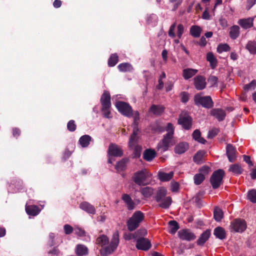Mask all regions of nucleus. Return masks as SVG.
I'll list each match as a JSON object with an SVG mask.
<instances>
[{"mask_svg": "<svg viewBox=\"0 0 256 256\" xmlns=\"http://www.w3.org/2000/svg\"><path fill=\"white\" fill-rule=\"evenodd\" d=\"M132 149H134V156L136 158H139L140 156V152L142 150L141 146L139 145L136 146L132 148H130Z\"/></svg>", "mask_w": 256, "mask_h": 256, "instance_id": "54", "label": "nucleus"}, {"mask_svg": "<svg viewBox=\"0 0 256 256\" xmlns=\"http://www.w3.org/2000/svg\"><path fill=\"white\" fill-rule=\"evenodd\" d=\"M210 171V168L206 166H202L199 170V174H202L205 177V176L208 174Z\"/></svg>", "mask_w": 256, "mask_h": 256, "instance_id": "51", "label": "nucleus"}, {"mask_svg": "<svg viewBox=\"0 0 256 256\" xmlns=\"http://www.w3.org/2000/svg\"><path fill=\"white\" fill-rule=\"evenodd\" d=\"M110 108H107L106 109H104V108H102V112L103 113L104 116L108 118H112Z\"/></svg>", "mask_w": 256, "mask_h": 256, "instance_id": "60", "label": "nucleus"}, {"mask_svg": "<svg viewBox=\"0 0 256 256\" xmlns=\"http://www.w3.org/2000/svg\"><path fill=\"white\" fill-rule=\"evenodd\" d=\"M188 148V144L186 142H180L177 144L175 148V152L178 154H182Z\"/></svg>", "mask_w": 256, "mask_h": 256, "instance_id": "30", "label": "nucleus"}, {"mask_svg": "<svg viewBox=\"0 0 256 256\" xmlns=\"http://www.w3.org/2000/svg\"><path fill=\"white\" fill-rule=\"evenodd\" d=\"M152 174L146 169L134 173L132 176L133 181L140 186H146L150 183Z\"/></svg>", "mask_w": 256, "mask_h": 256, "instance_id": "3", "label": "nucleus"}, {"mask_svg": "<svg viewBox=\"0 0 256 256\" xmlns=\"http://www.w3.org/2000/svg\"><path fill=\"white\" fill-rule=\"evenodd\" d=\"M75 252L78 256H84L88 254V250L86 246L84 244H78L76 246Z\"/></svg>", "mask_w": 256, "mask_h": 256, "instance_id": "25", "label": "nucleus"}, {"mask_svg": "<svg viewBox=\"0 0 256 256\" xmlns=\"http://www.w3.org/2000/svg\"><path fill=\"white\" fill-rule=\"evenodd\" d=\"M230 226L234 232H242L246 229V224L244 220L238 218L232 222Z\"/></svg>", "mask_w": 256, "mask_h": 256, "instance_id": "8", "label": "nucleus"}, {"mask_svg": "<svg viewBox=\"0 0 256 256\" xmlns=\"http://www.w3.org/2000/svg\"><path fill=\"white\" fill-rule=\"evenodd\" d=\"M170 188L173 192H177L179 189L178 184L176 182H172L170 184Z\"/></svg>", "mask_w": 256, "mask_h": 256, "instance_id": "61", "label": "nucleus"}, {"mask_svg": "<svg viewBox=\"0 0 256 256\" xmlns=\"http://www.w3.org/2000/svg\"><path fill=\"white\" fill-rule=\"evenodd\" d=\"M174 172H170L168 173L159 172L158 173V178L162 182H167L170 180L172 178Z\"/></svg>", "mask_w": 256, "mask_h": 256, "instance_id": "28", "label": "nucleus"}, {"mask_svg": "<svg viewBox=\"0 0 256 256\" xmlns=\"http://www.w3.org/2000/svg\"><path fill=\"white\" fill-rule=\"evenodd\" d=\"M202 29L198 26H192L190 28V34L194 38H198L200 36Z\"/></svg>", "mask_w": 256, "mask_h": 256, "instance_id": "34", "label": "nucleus"}, {"mask_svg": "<svg viewBox=\"0 0 256 256\" xmlns=\"http://www.w3.org/2000/svg\"><path fill=\"white\" fill-rule=\"evenodd\" d=\"M166 190L163 187L160 188L158 190L155 196V200L156 202H160L162 200V199L166 198Z\"/></svg>", "mask_w": 256, "mask_h": 256, "instance_id": "33", "label": "nucleus"}, {"mask_svg": "<svg viewBox=\"0 0 256 256\" xmlns=\"http://www.w3.org/2000/svg\"><path fill=\"white\" fill-rule=\"evenodd\" d=\"M138 130L137 128H133L132 134L131 135L130 140H129V146L130 148H132L136 146H137L138 136Z\"/></svg>", "mask_w": 256, "mask_h": 256, "instance_id": "20", "label": "nucleus"}, {"mask_svg": "<svg viewBox=\"0 0 256 256\" xmlns=\"http://www.w3.org/2000/svg\"><path fill=\"white\" fill-rule=\"evenodd\" d=\"M194 85L197 90H204L206 86V81L204 77L202 76H197L194 79Z\"/></svg>", "mask_w": 256, "mask_h": 256, "instance_id": "13", "label": "nucleus"}, {"mask_svg": "<svg viewBox=\"0 0 256 256\" xmlns=\"http://www.w3.org/2000/svg\"><path fill=\"white\" fill-rule=\"evenodd\" d=\"M219 22L220 25L223 28H226L228 26V22L226 19L224 18H220L219 19Z\"/></svg>", "mask_w": 256, "mask_h": 256, "instance_id": "64", "label": "nucleus"}, {"mask_svg": "<svg viewBox=\"0 0 256 256\" xmlns=\"http://www.w3.org/2000/svg\"><path fill=\"white\" fill-rule=\"evenodd\" d=\"M210 236V230H206L203 232L197 240L196 243L198 246H203L204 244L208 240Z\"/></svg>", "mask_w": 256, "mask_h": 256, "instance_id": "22", "label": "nucleus"}, {"mask_svg": "<svg viewBox=\"0 0 256 256\" xmlns=\"http://www.w3.org/2000/svg\"><path fill=\"white\" fill-rule=\"evenodd\" d=\"M248 199L252 203H256V190L252 189L247 193Z\"/></svg>", "mask_w": 256, "mask_h": 256, "instance_id": "43", "label": "nucleus"}, {"mask_svg": "<svg viewBox=\"0 0 256 256\" xmlns=\"http://www.w3.org/2000/svg\"><path fill=\"white\" fill-rule=\"evenodd\" d=\"M218 130L216 128H213L208 132V138H212L218 134Z\"/></svg>", "mask_w": 256, "mask_h": 256, "instance_id": "58", "label": "nucleus"}, {"mask_svg": "<svg viewBox=\"0 0 256 256\" xmlns=\"http://www.w3.org/2000/svg\"><path fill=\"white\" fill-rule=\"evenodd\" d=\"M204 178L205 177L202 174L199 173L196 174L194 177V182L196 185H199L204 180Z\"/></svg>", "mask_w": 256, "mask_h": 256, "instance_id": "47", "label": "nucleus"}, {"mask_svg": "<svg viewBox=\"0 0 256 256\" xmlns=\"http://www.w3.org/2000/svg\"><path fill=\"white\" fill-rule=\"evenodd\" d=\"M126 162L124 160H122L118 162L116 165V169L118 171H122L126 168Z\"/></svg>", "mask_w": 256, "mask_h": 256, "instance_id": "50", "label": "nucleus"}, {"mask_svg": "<svg viewBox=\"0 0 256 256\" xmlns=\"http://www.w3.org/2000/svg\"><path fill=\"white\" fill-rule=\"evenodd\" d=\"M122 200L126 205L128 210H132L135 208V203L129 194H123L122 196Z\"/></svg>", "mask_w": 256, "mask_h": 256, "instance_id": "15", "label": "nucleus"}, {"mask_svg": "<svg viewBox=\"0 0 256 256\" xmlns=\"http://www.w3.org/2000/svg\"><path fill=\"white\" fill-rule=\"evenodd\" d=\"M158 17L156 14H152L147 16L146 22L149 24L155 25L157 22Z\"/></svg>", "mask_w": 256, "mask_h": 256, "instance_id": "48", "label": "nucleus"}, {"mask_svg": "<svg viewBox=\"0 0 256 256\" xmlns=\"http://www.w3.org/2000/svg\"><path fill=\"white\" fill-rule=\"evenodd\" d=\"M214 234L216 238H218L220 240H224L226 237V234L224 230L220 226H218L215 228L214 232Z\"/></svg>", "mask_w": 256, "mask_h": 256, "instance_id": "29", "label": "nucleus"}, {"mask_svg": "<svg viewBox=\"0 0 256 256\" xmlns=\"http://www.w3.org/2000/svg\"><path fill=\"white\" fill-rule=\"evenodd\" d=\"M230 50V48L227 44H220L217 47V52L219 54L224 52H228Z\"/></svg>", "mask_w": 256, "mask_h": 256, "instance_id": "45", "label": "nucleus"}, {"mask_svg": "<svg viewBox=\"0 0 256 256\" xmlns=\"http://www.w3.org/2000/svg\"><path fill=\"white\" fill-rule=\"evenodd\" d=\"M240 34V28L238 26H233L231 27L230 32V36L233 40L236 39Z\"/></svg>", "mask_w": 256, "mask_h": 256, "instance_id": "36", "label": "nucleus"}, {"mask_svg": "<svg viewBox=\"0 0 256 256\" xmlns=\"http://www.w3.org/2000/svg\"><path fill=\"white\" fill-rule=\"evenodd\" d=\"M254 18H247L240 19L238 21V24L243 28L248 29L253 26Z\"/></svg>", "mask_w": 256, "mask_h": 256, "instance_id": "17", "label": "nucleus"}, {"mask_svg": "<svg viewBox=\"0 0 256 256\" xmlns=\"http://www.w3.org/2000/svg\"><path fill=\"white\" fill-rule=\"evenodd\" d=\"M158 203L159 207L167 209L171 205L172 202V200L170 196H167L166 198H163L160 202H157Z\"/></svg>", "mask_w": 256, "mask_h": 256, "instance_id": "31", "label": "nucleus"}, {"mask_svg": "<svg viewBox=\"0 0 256 256\" xmlns=\"http://www.w3.org/2000/svg\"><path fill=\"white\" fill-rule=\"evenodd\" d=\"M204 154L205 152L204 150H200L194 156V161L197 164L202 162Z\"/></svg>", "mask_w": 256, "mask_h": 256, "instance_id": "41", "label": "nucleus"}, {"mask_svg": "<svg viewBox=\"0 0 256 256\" xmlns=\"http://www.w3.org/2000/svg\"><path fill=\"white\" fill-rule=\"evenodd\" d=\"M80 208L88 214H94L96 213L94 207L88 202H82L80 205Z\"/></svg>", "mask_w": 256, "mask_h": 256, "instance_id": "19", "label": "nucleus"}, {"mask_svg": "<svg viewBox=\"0 0 256 256\" xmlns=\"http://www.w3.org/2000/svg\"><path fill=\"white\" fill-rule=\"evenodd\" d=\"M176 26V22H174L170 28L168 34V36L170 38H174L176 37V35L174 33V30Z\"/></svg>", "mask_w": 256, "mask_h": 256, "instance_id": "53", "label": "nucleus"}, {"mask_svg": "<svg viewBox=\"0 0 256 256\" xmlns=\"http://www.w3.org/2000/svg\"><path fill=\"white\" fill-rule=\"evenodd\" d=\"M198 72L196 69L188 68L182 70V76L184 80H188L192 78Z\"/></svg>", "mask_w": 256, "mask_h": 256, "instance_id": "24", "label": "nucleus"}, {"mask_svg": "<svg viewBox=\"0 0 256 256\" xmlns=\"http://www.w3.org/2000/svg\"><path fill=\"white\" fill-rule=\"evenodd\" d=\"M164 106L162 105L152 104L150 106L149 111L154 114L158 116L164 112Z\"/></svg>", "mask_w": 256, "mask_h": 256, "instance_id": "27", "label": "nucleus"}, {"mask_svg": "<svg viewBox=\"0 0 256 256\" xmlns=\"http://www.w3.org/2000/svg\"><path fill=\"white\" fill-rule=\"evenodd\" d=\"M144 218V215L142 212L139 210L135 212L127 222L128 229L130 231L136 230L139 226Z\"/></svg>", "mask_w": 256, "mask_h": 256, "instance_id": "4", "label": "nucleus"}, {"mask_svg": "<svg viewBox=\"0 0 256 256\" xmlns=\"http://www.w3.org/2000/svg\"><path fill=\"white\" fill-rule=\"evenodd\" d=\"M74 234L79 236H84L85 234L84 230L79 228H74Z\"/></svg>", "mask_w": 256, "mask_h": 256, "instance_id": "59", "label": "nucleus"}, {"mask_svg": "<svg viewBox=\"0 0 256 256\" xmlns=\"http://www.w3.org/2000/svg\"><path fill=\"white\" fill-rule=\"evenodd\" d=\"M214 220L216 222L221 221L222 219L223 218L224 216V214L222 210L220 209L219 208H216L214 212Z\"/></svg>", "mask_w": 256, "mask_h": 256, "instance_id": "39", "label": "nucleus"}, {"mask_svg": "<svg viewBox=\"0 0 256 256\" xmlns=\"http://www.w3.org/2000/svg\"><path fill=\"white\" fill-rule=\"evenodd\" d=\"M67 128L68 130L70 132L74 131L76 128V125L75 124L74 121L73 120H70L69 121L67 124Z\"/></svg>", "mask_w": 256, "mask_h": 256, "instance_id": "57", "label": "nucleus"}, {"mask_svg": "<svg viewBox=\"0 0 256 256\" xmlns=\"http://www.w3.org/2000/svg\"><path fill=\"white\" fill-rule=\"evenodd\" d=\"M224 176V172L222 169H218L212 173L210 182L213 188L216 189L220 186Z\"/></svg>", "mask_w": 256, "mask_h": 256, "instance_id": "5", "label": "nucleus"}, {"mask_svg": "<svg viewBox=\"0 0 256 256\" xmlns=\"http://www.w3.org/2000/svg\"><path fill=\"white\" fill-rule=\"evenodd\" d=\"M184 32V26L182 24H178L177 26V36L180 38Z\"/></svg>", "mask_w": 256, "mask_h": 256, "instance_id": "55", "label": "nucleus"}, {"mask_svg": "<svg viewBox=\"0 0 256 256\" xmlns=\"http://www.w3.org/2000/svg\"><path fill=\"white\" fill-rule=\"evenodd\" d=\"M54 236L53 233H50L49 234V240L48 241V244L50 247L56 244L55 242H54Z\"/></svg>", "mask_w": 256, "mask_h": 256, "instance_id": "62", "label": "nucleus"}, {"mask_svg": "<svg viewBox=\"0 0 256 256\" xmlns=\"http://www.w3.org/2000/svg\"><path fill=\"white\" fill-rule=\"evenodd\" d=\"M147 232L146 229H140L135 232V236L136 235L138 240L139 238H143L142 236H145Z\"/></svg>", "mask_w": 256, "mask_h": 256, "instance_id": "56", "label": "nucleus"}, {"mask_svg": "<svg viewBox=\"0 0 256 256\" xmlns=\"http://www.w3.org/2000/svg\"><path fill=\"white\" fill-rule=\"evenodd\" d=\"M166 130L167 134L164 136L162 142L158 143L157 146V149L160 152H164L168 150L174 134V128L173 125L171 123H168Z\"/></svg>", "mask_w": 256, "mask_h": 256, "instance_id": "2", "label": "nucleus"}, {"mask_svg": "<svg viewBox=\"0 0 256 256\" xmlns=\"http://www.w3.org/2000/svg\"><path fill=\"white\" fill-rule=\"evenodd\" d=\"M151 243L150 241L144 238H139L136 240V248L138 250H148L151 247Z\"/></svg>", "mask_w": 256, "mask_h": 256, "instance_id": "11", "label": "nucleus"}, {"mask_svg": "<svg viewBox=\"0 0 256 256\" xmlns=\"http://www.w3.org/2000/svg\"><path fill=\"white\" fill-rule=\"evenodd\" d=\"M92 138L89 135H84L82 136L78 140V142L82 148H86L88 146Z\"/></svg>", "mask_w": 256, "mask_h": 256, "instance_id": "26", "label": "nucleus"}, {"mask_svg": "<svg viewBox=\"0 0 256 256\" xmlns=\"http://www.w3.org/2000/svg\"><path fill=\"white\" fill-rule=\"evenodd\" d=\"M140 192L145 198H150L153 194L154 190L151 187L146 186L140 188Z\"/></svg>", "mask_w": 256, "mask_h": 256, "instance_id": "40", "label": "nucleus"}, {"mask_svg": "<svg viewBox=\"0 0 256 256\" xmlns=\"http://www.w3.org/2000/svg\"><path fill=\"white\" fill-rule=\"evenodd\" d=\"M118 68L119 70L122 72H131L134 70L132 64L128 62L120 64Z\"/></svg>", "mask_w": 256, "mask_h": 256, "instance_id": "35", "label": "nucleus"}, {"mask_svg": "<svg viewBox=\"0 0 256 256\" xmlns=\"http://www.w3.org/2000/svg\"><path fill=\"white\" fill-rule=\"evenodd\" d=\"M206 60L210 62L212 68L214 69L216 68L218 61L212 52H208L207 54Z\"/></svg>", "mask_w": 256, "mask_h": 256, "instance_id": "32", "label": "nucleus"}, {"mask_svg": "<svg viewBox=\"0 0 256 256\" xmlns=\"http://www.w3.org/2000/svg\"><path fill=\"white\" fill-rule=\"evenodd\" d=\"M100 102L102 104V108L106 109L110 108V96L108 92L104 91V92L100 98Z\"/></svg>", "mask_w": 256, "mask_h": 256, "instance_id": "14", "label": "nucleus"}, {"mask_svg": "<svg viewBox=\"0 0 256 256\" xmlns=\"http://www.w3.org/2000/svg\"><path fill=\"white\" fill-rule=\"evenodd\" d=\"M211 114L218 119V121L223 120L226 117L224 110L220 108H214L211 110Z\"/></svg>", "mask_w": 256, "mask_h": 256, "instance_id": "18", "label": "nucleus"}, {"mask_svg": "<svg viewBox=\"0 0 256 256\" xmlns=\"http://www.w3.org/2000/svg\"><path fill=\"white\" fill-rule=\"evenodd\" d=\"M132 116L134 117V124L133 128H138V120H140V114L138 111H136L134 113L132 112Z\"/></svg>", "mask_w": 256, "mask_h": 256, "instance_id": "49", "label": "nucleus"}, {"mask_svg": "<svg viewBox=\"0 0 256 256\" xmlns=\"http://www.w3.org/2000/svg\"><path fill=\"white\" fill-rule=\"evenodd\" d=\"M226 155L230 162H233L236 158V149L230 144H228L226 148Z\"/></svg>", "mask_w": 256, "mask_h": 256, "instance_id": "21", "label": "nucleus"}, {"mask_svg": "<svg viewBox=\"0 0 256 256\" xmlns=\"http://www.w3.org/2000/svg\"><path fill=\"white\" fill-rule=\"evenodd\" d=\"M178 235L180 238L182 240L191 241L196 238L195 234L188 229L180 230L178 232Z\"/></svg>", "mask_w": 256, "mask_h": 256, "instance_id": "10", "label": "nucleus"}, {"mask_svg": "<svg viewBox=\"0 0 256 256\" xmlns=\"http://www.w3.org/2000/svg\"><path fill=\"white\" fill-rule=\"evenodd\" d=\"M64 228L66 234H71L73 230V228L69 224H65L64 226Z\"/></svg>", "mask_w": 256, "mask_h": 256, "instance_id": "63", "label": "nucleus"}, {"mask_svg": "<svg viewBox=\"0 0 256 256\" xmlns=\"http://www.w3.org/2000/svg\"><path fill=\"white\" fill-rule=\"evenodd\" d=\"M156 156V153L154 150L152 149H147L144 150L143 154L144 158L148 161H152Z\"/></svg>", "mask_w": 256, "mask_h": 256, "instance_id": "23", "label": "nucleus"}, {"mask_svg": "<svg viewBox=\"0 0 256 256\" xmlns=\"http://www.w3.org/2000/svg\"><path fill=\"white\" fill-rule=\"evenodd\" d=\"M108 154L110 156L120 157L122 156L123 152L122 148L118 146L110 144L108 148Z\"/></svg>", "mask_w": 256, "mask_h": 256, "instance_id": "12", "label": "nucleus"}, {"mask_svg": "<svg viewBox=\"0 0 256 256\" xmlns=\"http://www.w3.org/2000/svg\"><path fill=\"white\" fill-rule=\"evenodd\" d=\"M41 210L36 205L28 206V204H26V211L27 214L30 216H37L40 212Z\"/></svg>", "mask_w": 256, "mask_h": 256, "instance_id": "16", "label": "nucleus"}, {"mask_svg": "<svg viewBox=\"0 0 256 256\" xmlns=\"http://www.w3.org/2000/svg\"><path fill=\"white\" fill-rule=\"evenodd\" d=\"M119 243V235L117 232H115L109 244V239L106 236L101 234L96 240V244L103 248L100 251L102 256H107L112 254L116 248Z\"/></svg>", "mask_w": 256, "mask_h": 256, "instance_id": "1", "label": "nucleus"}, {"mask_svg": "<svg viewBox=\"0 0 256 256\" xmlns=\"http://www.w3.org/2000/svg\"><path fill=\"white\" fill-rule=\"evenodd\" d=\"M192 138L198 142L202 144H204L206 142V140L201 137L200 132L198 130H194L192 134Z\"/></svg>", "mask_w": 256, "mask_h": 256, "instance_id": "38", "label": "nucleus"}, {"mask_svg": "<svg viewBox=\"0 0 256 256\" xmlns=\"http://www.w3.org/2000/svg\"><path fill=\"white\" fill-rule=\"evenodd\" d=\"M178 124L182 125L186 130H189L192 127V119L187 114H181L178 120Z\"/></svg>", "mask_w": 256, "mask_h": 256, "instance_id": "9", "label": "nucleus"}, {"mask_svg": "<svg viewBox=\"0 0 256 256\" xmlns=\"http://www.w3.org/2000/svg\"><path fill=\"white\" fill-rule=\"evenodd\" d=\"M229 171L232 172L234 174H240L242 173V169L240 166L238 164H235L230 166Z\"/></svg>", "mask_w": 256, "mask_h": 256, "instance_id": "37", "label": "nucleus"}, {"mask_svg": "<svg viewBox=\"0 0 256 256\" xmlns=\"http://www.w3.org/2000/svg\"><path fill=\"white\" fill-rule=\"evenodd\" d=\"M118 111L122 115L130 118L132 116V106L126 102L118 101L115 104Z\"/></svg>", "mask_w": 256, "mask_h": 256, "instance_id": "6", "label": "nucleus"}, {"mask_svg": "<svg viewBox=\"0 0 256 256\" xmlns=\"http://www.w3.org/2000/svg\"><path fill=\"white\" fill-rule=\"evenodd\" d=\"M118 62V56L116 54H112L108 60V64L110 66H114Z\"/></svg>", "mask_w": 256, "mask_h": 256, "instance_id": "46", "label": "nucleus"}, {"mask_svg": "<svg viewBox=\"0 0 256 256\" xmlns=\"http://www.w3.org/2000/svg\"><path fill=\"white\" fill-rule=\"evenodd\" d=\"M246 48L248 50V52L252 54H256V42L250 41L248 42L246 46Z\"/></svg>", "mask_w": 256, "mask_h": 256, "instance_id": "42", "label": "nucleus"}, {"mask_svg": "<svg viewBox=\"0 0 256 256\" xmlns=\"http://www.w3.org/2000/svg\"><path fill=\"white\" fill-rule=\"evenodd\" d=\"M194 101L197 105H202L203 107L210 108L213 106L214 104L210 96H200L196 95L194 97Z\"/></svg>", "mask_w": 256, "mask_h": 256, "instance_id": "7", "label": "nucleus"}, {"mask_svg": "<svg viewBox=\"0 0 256 256\" xmlns=\"http://www.w3.org/2000/svg\"><path fill=\"white\" fill-rule=\"evenodd\" d=\"M170 226V232L174 234L179 228L178 222L175 220H170L168 222Z\"/></svg>", "mask_w": 256, "mask_h": 256, "instance_id": "44", "label": "nucleus"}, {"mask_svg": "<svg viewBox=\"0 0 256 256\" xmlns=\"http://www.w3.org/2000/svg\"><path fill=\"white\" fill-rule=\"evenodd\" d=\"M256 86V80H253L250 84H246L244 88L245 90H254Z\"/></svg>", "mask_w": 256, "mask_h": 256, "instance_id": "52", "label": "nucleus"}]
</instances>
